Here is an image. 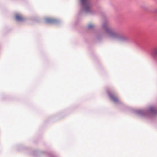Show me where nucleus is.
Masks as SVG:
<instances>
[{
    "label": "nucleus",
    "instance_id": "obj_1",
    "mask_svg": "<svg viewBox=\"0 0 157 157\" xmlns=\"http://www.w3.org/2000/svg\"><path fill=\"white\" fill-rule=\"evenodd\" d=\"M102 27L104 31V35L107 37L115 38L120 36L121 34L119 32L108 25H103Z\"/></svg>",
    "mask_w": 157,
    "mask_h": 157
},
{
    "label": "nucleus",
    "instance_id": "obj_2",
    "mask_svg": "<svg viewBox=\"0 0 157 157\" xmlns=\"http://www.w3.org/2000/svg\"><path fill=\"white\" fill-rule=\"evenodd\" d=\"M81 2L82 5L85 7V11L87 12L90 10L91 7L89 0H81Z\"/></svg>",
    "mask_w": 157,
    "mask_h": 157
},
{
    "label": "nucleus",
    "instance_id": "obj_3",
    "mask_svg": "<svg viewBox=\"0 0 157 157\" xmlns=\"http://www.w3.org/2000/svg\"><path fill=\"white\" fill-rule=\"evenodd\" d=\"M109 95L110 98L114 102H117L118 101V99L115 95H113L109 93Z\"/></svg>",
    "mask_w": 157,
    "mask_h": 157
},
{
    "label": "nucleus",
    "instance_id": "obj_4",
    "mask_svg": "<svg viewBox=\"0 0 157 157\" xmlns=\"http://www.w3.org/2000/svg\"><path fill=\"white\" fill-rule=\"evenodd\" d=\"M15 18L16 20L18 21H21L23 20L24 19L22 16L19 14H17L16 15Z\"/></svg>",
    "mask_w": 157,
    "mask_h": 157
},
{
    "label": "nucleus",
    "instance_id": "obj_5",
    "mask_svg": "<svg viewBox=\"0 0 157 157\" xmlns=\"http://www.w3.org/2000/svg\"><path fill=\"white\" fill-rule=\"evenodd\" d=\"M152 54L154 56H157V47L153 49Z\"/></svg>",
    "mask_w": 157,
    "mask_h": 157
},
{
    "label": "nucleus",
    "instance_id": "obj_6",
    "mask_svg": "<svg viewBox=\"0 0 157 157\" xmlns=\"http://www.w3.org/2000/svg\"><path fill=\"white\" fill-rule=\"evenodd\" d=\"M46 21L47 22L50 23H52L54 21V20L53 19L50 18L47 19Z\"/></svg>",
    "mask_w": 157,
    "mask_h": 157
},
{
    "label": "nucleus",
    "instance_id": "obj_7",
    "mask_svg": "<svg viewBox=\"0 0 157 157\" xmlns=\"http://www.w3.org/2000/svg\"><path fill=\"white\" fill-rule=\"evenodd\" d=\"M94 26V25L93 24H90L89 25V28H91Z\"/></svg>",
    "mask_w": 157,
    "mask_h": 157
}]
</instances>
